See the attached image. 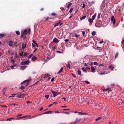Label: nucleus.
Here are the masks:
<instances>
[{
  "label": "nucleus",
  "mask_w": 124,
  "mask_h": 124,
  "mask_svg": "<svg viewBox=\"0 0 124 124\" xmlns=\"http://www.w3.org/2000/svg\"><path fill=\"white\" fill-rule=\"evenodd\" d=\"M52 42H51V43H50L49 45V46L50 47H51V46H52Z\"/></svg>",
  "instance_id": "338daca9"
},
{
  "label": "nucleus",
  "mask_w": 124,
  "mask_h": 124,
  "mask_svg": "<svg viewBox=\"0 0 124 124\" xmlns=\"http://www.w3.org/2000/svg\"><path fill=\"white\" fill-rule=\"evenodd\" d=\"M56 52L58 53H62V52H61L59 51H56Z\"/></svg>",
  "instance_id": "052dcab7"
},
{
  "label": "nucleus",
  "mask_w": 124,
  "mask_h": 124,
  "mask_svg": "<svg viewBox=\"0 0 124 124\" xmlns=\"http://www.w3.org/2000/svg\"><path fill=\"white\" fill-rule=\"evenodd\" d=\"M86 16H82V17L80 18V19L81 20H82L84 19L86 17Z\"/></svg>",
  "instance_id": "6ab92c4d"
},
{
  "label": "nucleus",
  "mask_w": 124,
  "mask_h": 124,
  "mask_svg": "<svg viewBox=\"0 0 124 124\" xmlns=\"http://www.w3.org/2000/svg\"><path fill=\"white\" fill-rule=\"evenodd\" d=\"M78 75H81V72L79 70H78Z\"/></svg>",
  "instance_id": "c9c22d12"
},
{
  "label": "nucleus",
  "mask_w": 124,
  "mask_h": 124,
  "mask_svg": "<svg viewBox=\"0 0 124 124\" xmlns=\"http://www.w3.org/2000/svg\"><path fill=\"white\" fill-rule=\"evenodd\" d=\"M49 95H46L45 96V98H46V99H47L48 97H49Z\"/></svg>",
  "instance_id": "a19ab883"
},
{
  "label": "nucleus",
  "mask_w": 124,
  "mask_h": 124,
  "mask_svg": "<svg viewBox=\"0 0 124 124\" xmlns=\"http://www.w3.org/2000/svg\"><path fill=\"white\" fill-rule=\"evenodd\" d=\"M5 36V34H0V38H3Z\"/></svg>",
  "instance_id": "b1692460"
},
{
  "label": "nucleus",
  "mask_w": 124,
  "mask_h": 124,
  "mask_svg": "<svg viewBox=\"0 0 124 124\" xmlns=\"http://www.w3.org/2000/svg\"><path fill=\"white\" fill-rule=\"evenodd\" d=\"M28 54L26 52H25L23 54V55L24 56H26L27 55H28Z\"/></svg>",
  "instance_id": "37998d69"
},
{
  "label": "nucleus",
  "mask_w": 124,
  "mask_h": 124,
  "mask_svg": "<svg viewBox=\"0 0 124 124\" xmlns=\"http://www.w3.org/2000/svg\"><path fill=\"white\" fill-rule=\"evenodd\" d=\"M96 14H94V15L92 17V19L93 20H94L95 19V17L96 16Z\"/></svg>",
  "instance_id": "393cba45"
},
{
  "label": "nucleus",
  "mask_w": 124,
  "mask_h": 124,
  "mask_svg": "<svg viewBox=\"0 0 124 124\" xmlns=\"http://www.w3.org/2000/svg\"><path fill=\"white\" fill-rule=\"evenodd\" d=\"M37 59V58L34 56L32 57L31 58L32 60L33 61H34L36 60Z\"/></svg>",
  "instance_id": "a211bd4d"
},
{
  "label": "nucleus",
  "mask_w": 124,
  "mask_h": 124,
  "mask_svg": "<svg viewBox=\"0 0 124 124\" xmlns=\"http://www.w3.org/2000/svg\"><path fill=\"white\" fill-rule=\"evenodd\" d=\"M122 44H124V39L122 41Z\"/></svg>",
  "instance_id": "774afa93"
},
{
  "label": "nucleus",
  "mask_w": 124,
  "mask_h": 124,
  "mask_svg": "<svg viewBox=\"0 0 124 124\" xmlns=\"http://www.w3.org/2000/svg\"><path fill=\"white\" fill-rule=\"evenodd\" d=\"M73 9V8H71L70 9V13H71L72 12Z\"/></svg>",
  "instance_id": "79ce46f5"
},
{
  "label": "nucleus",
  "mask_w": 124,
  "mask_h": 124,
  "mask_svg": "<svg viewBox=\"0 0 124 124\" xmlns=\"http://www.w3.org/2000/svg\"><path fill=\"white\" fill-rule=\"evenodd\" d=\"M96 34V32L95 31H93L92 33V34L93 36H94Z\"/></svg>",
  "instance_id": "e433bc0d"
},
{
  "label": "nucleus",
  "mask_w": 124,
  "mask_h": 124,
  "mask_svg": "<svg viewBox=\"0 0 124 124\" xmlns=\"http://www.w3.org/2000/svg\"><path fill=\"white\" fill-rule=\"evenodd\" d=\"M88 21L90 23H92L93 22V20L91 18H89L88 19Z\"/></svg>",
  "instance_id": "4be33fe9"
},
{
  "label": "nucleus",
  "mask_w": 124,
  "mask_h": 124,
  "mask_svg": "<svg viewBox=\"0 0 124 124\" xmlns=\"http://www.w3.org/2000/svg\"><path fill=\"white\" fill-rule=\"evenodd\" d=\"M31 32V30L30 29H29L28 30V32L29 33V34H30Z\"/></svg>",
  "instance_id": "0e129e2a"
},
{
  "label": "nucleus",
  "mask_w": 124,
  "mask_h": 124,
  "mask_svg": "<svg viewBox=\"0 0 124 124\" xmlns=\"http://www.w3.org/2000/svg\"><path fill=\"white\" fill-rule=\"evenodd\" d=\"M118 53H116V54H115V59H116L117 58V57L118 56Z\"/></svg>",
  "instance_id": "7c9ffc66"
},
{
  "label": "nucleus",
  "mask_w": 124,
  "mask_h": 124,
  "mask_svg": "<svg viewBox=\"0 0 124 124\" xmlns=\"http://www.w3.org/2000/svg\"><path fill=\"white\" fill-rule=\"evenodd\" d=\"M82 70H83L84 72H87L85 68V67H82Z\"/></svg>",
  "instance_id": "bb28decb"
},
{
  "label": "nucleus",
  "mask_w": 124,
  "mask_h": 124,
  "mask_svg": "<svg viewBox=\"0 0 124 124\" xmlns=\"http://www.w3.org/2000/svg\"><path fill=\"white\" fill-rule=\"evenodd\" d=\"M31 81V80L30 79H28L27 80H26L24 81L22 83L23 84L26 83V84L25 85L26 86H27L29 83V82Z\"/></svg>",
  "instance_id": "7ed1b4c3"
},
{
  "label": "nucleus",
  "mask_w": 124,
  "mask_h": 124,
  "mask_svg": "<svg viewBox=\"0 0 124 124\" xmlns=\"http://www.w3.org/2000/svg\"><path fill=\"white\" fill-rule=\"evenodd\" d=\"M27 45L26 43V42H25L24 44H22V48L23 49H24L25 47H26Z\"/></svg>",
  "instance_id": "9b49d317"
},
{
  "label": "nucleus",
  "mask_w": 124,
  "mask_h": 124,
  "mask_svg": "<svg viewBox=\"0 0 124 124\" xmlns=\"http://www.w3.org/2000/svg\"><path fill=\"white\" fill-rule=\"evenodd\" d=\"M49 18L48 17H47V18L45 17L43 19L44 20H45V21H48L49 19Z\"/></svg>",
  "instance_id": "cd10ccee"
},
{
  "label": "nucleus",
  "mask_w": 124,
  "mask_h": 124,
  "mask_svg": "<svg viewBox=\"0 0 124 124\" xmlns=\"http://www.w3.org/2000/svg\"><path fill=\"white\" fill-rule=\"evenodd\" d=\"M11 62L13 64H14L15 63V62L14 60L13 59H11Z\"/></svg>",
  "instance_id": "5701e85b"
},
{
  "label": "nucleus",
  "mask_w": 124,
  "mask_h": 124,
  "mask_svg": "<svg viewBox=\"0 0 124 124\" xmlns=\"http://www.w3.org/2000/svg\"><path fill=\"white\" fill-rule=\"evenodd\" d=\"M16 34L18 35H20V32L18 31H16Z\"/></svg>",
  "instance_id": "4c0bfd02"
},
{
  "label": "nucleus",
  "mask_w": 124,
  "mask_h": 124,
  "mask_svg": "<svg viewBox=\"0 0 124 124\" xmlns=\"http://www.w3.org/2000/svg\"><path fill=\"white\" fill-rule=\"evenodd\" d=\"M33 55L32 54H31L29 56L28 58L29 59L31 58L33 56Z\"/></svg>",
  "instance_id": "58836bf2"
},
{
  "label": "nucleus",
  "mask_w": 124,
  "mask_h": 124,
  "mask_svg": "<svg viewBox=\"0 0 124 124\" xmlns=\"http://www.w3.org/2000/svg\"><path fill=\"white\" fill-rule=\"evenodd\" d=\"M50 75L48 74H46L44 77V78H46L47 77H49Z\"/></svg>",
  "instance_id": "f3484780"
},
{
  "label": "nucleus",
  "mask_w": 124,
  "mask_h": 124,
  "mask_svg": "<svg viewBox=\"0 0 124 124\" xmlns=\"http://www.w3.org/2000/svg\"><path fill=\"white\" fill-rule=\"evenodd\" d=\"M16 105V104L15 103L11 104L10 105H11V106H12V105H14L15 106Z\"/></svg>",
  "instance_id": "13d9d810"
},
{
  "label": "nucleus",
  "mask_w": 124,
  "mask_h": 124,
  "mask_svg": "<svg viewBox=\"0 0 124 124\" xmlns=\"http://www.w3.org/2000/svg\"><path fill=\"white\" fill-rule=\"evenodd\" d=\"M78 114L80 115H87V114L85 113H82L81 112H79Z\"/></svg>",
  "instance_id": "f8f14e48"
},
{
  "label": "nucleus",
  "mask_w": 124,
  "mask_h": 124,
  "mask_svg": "<svg viewBox=\"0 0 124 124\" xmlns=\"http://www.w3.org/2000/svg\"><path fill=\"white\" fill-rule=\"evenodd\" d=\"M99 74L100 75H103L105 74V72L100 73H99Z\"/></svg>",
  "instance_id": "c03bdc74"
},
{
  "label": "nucleus",
  "mask_w": 124,
  "mask_h": 124,
  "mask_svg": "<svg viewBox=\"0 0 124 124\" xmlns=\"http://www.w3.org/2000/svg\"><path fill=\"white\" fill-rule=\"evenodd\" d=\"M21 38H23L26 36V35L27 33V29H25L24 30H22L21 31Z\"/></svg>",
  "instance_id": "f257e3e1"
},
{
  "label": "nucleus",
  "mask_w": 124,
  "mask_h": 124,
  "mask_svg": "<svg viewBox=\"0 0 124 124\" xmlns=\"http://www.w3.org/2000/svg\"><path fill=\"white\" fill-rule=\"evenodd\" d=\"M52 112V111H48L46 112H45L43 114H49L50 113H51Z\"/></svg>",
  "instance_id": "c756f323"
},
{
  "label": "nucleus",
  "mask_w": 124,
  "mask_h": 124,
  "mask_svg": "<svg viewBox=\"0 0 124 124\" xmlns=\"http://www.w3.org/2000/svg\"><path fill=\"white\" fill-rule=\"evenodd\" d=\"M27 66H21L20 68V69L22 70H23L26 68Z\"/></svg>",
  "instance_id": "1a4fd4ad"
},
{
  "label": "nucleus",
  "mask_w": 124,
  "mask_h": 124,
  "mask_svg": "<svg viewBox=\"0 0 124 124\" xmlns=\"http://www.w3.org/2000/svg\"><path fill=\"white\" fill-rule=\"evenodd\" d=\"M82 34H83V36H84V35L85 34V31H82Z\"/></svg>",
  "instance_id": "49530a36"
},
{
  "label": "nucleus",
  "mask_w": 124,
  "mask_h": 124,
  "mask_svg": "<svg viewBox=\"0 0 124 124\" xmlns=\"http://www.w3.org/2000/svg\"><path fill=\"white\" fill-rule=\"evenodd\" d=\"M108 91H110V92L112 90V89L109 87H108Z\"/></svg>",
  "instance_id": "ea45409f"
},
{
  "label": "nucleus",
  "mask_w": 124,
  "mask_h": 124,
  "mask_svg": "<svg viewBox=\"0 0 124 124\" xmlns=\"http://www.w3.org/2000/svg\"><path fill=\"white\" fill-rule=\"evenodd\" d=\"M84 81L87 84H90V82L87 81Z\"/></svg>",
  "instance_id": "09e8293b"
},
{
  "label": "nucleus",
  "mask_w": 124,
  "mask_h": 124,
  "mask_svg": "<svg viewBox=\"0 0 124 124\" xmlns=\"http://www.w3.org/2000/svg\"><path fill=\"white\" fill-rule=\"evenodd\" d=\"M81 118H77L74 122V123L76 124L82 120Z\"/></svg>",
  "instance_id": "20e7f679"
},
{
  "label": "nucleus",
  "mask_w": 124,
  "mask_h": 124,
  "mask_svg": "<svg viewBox=\"0 0 124 124\" xmlns=\"http://www.w3.org/2000/svg\"><path fill=\"white\" fill-rule=\"evenodd\" d=\"M111 70H113L114 67L113 66L112 64H111L110 66L108 67Z\"/></svg>",
  "instance_id": "ddd939ff"
},
{
  "label": "nucleus",
  "mask_w": 124,
  "mask_h": 124,
  "mask_svg": "<svg viewBox=\"0 0 124 124\" xmlns=\"http://www.w3.org/2000/svg\"><path fill=\"white\" fill-rule=\"evenodd\" d=\"M80 36V35H79V34H75L73 36L74 37H79Z\"/></svg>",
  "instance_id": "412c9836"
},
{
  "label": "nucleus",
  "mask_w": 124,
  "mask_h": 124,
  "mask_svg": "<svg viewBox=\"0 0 124 124\" xmlns=\"http://www.w3.org/2000/svg\"><path fill=\"white\" fill-rule=\"evenodd\" d=\"M100 18V14L99 13L98 14V17L97 18L98 19H99Z\"/></svg>",
  "instance_id": "4d7b16f0"
},
{
  "label": "nucleus",
  "mask_w": 124,
  "mask_h": 124,
  "mask_svg": "<svg viewBox=\"0 0 124 124\" xmlns=\"http://www.w3.org/2000/svg\"><path fill=\"white\" fill-rule=\"evenodd\" d=\"M103 91H108V88H104V89H103Z\"/></svg>",
  "instance_id": "8fccbe9b"
},
{
  "label": "nucleus",
  "mask_w": 124,
  "mask_h": 124,
  "mask_svg": "<svg viewBox=\"0 0 124 124\" xmlns=\"http://www.w3.org/2000/svg\"><path fill=\"white\" fill-rule=\"evenodd\" d=\"M94 64L95 65H98V63L96 62H93Z\"/></svg>",
  "instance_id": "a18cd8bd"
},
{
  "label": "nucleus",
  "mask_w": 124,
  "mask_h": 124,
  "mask_svg": "<svg viewBox=\"0 0 124 124\" xmlns=\"http://www.w3.org/2000/svg\"><path fill=\"white\" fill-rule=\"evenodd\" d=\"M70 63H68L66 65V66L67 68L70 69Z\"/></svg>",
  "instance_id": "c85d7f7f"
},
{
  "label": "nucleus",
  "mask_w": 124,
  "mask_h": 124,
  "mask_svg": "<svg viewBox=\"0 0 124 124\" xmlns=\"http://www.w3.org/2000/svg\"><path fill=\"white\" fill-rule=\"evenodd\" d=\"M51 92L54 97H56L57 95L58 94H56L57 92H55L53 90L51 91Z\"/></svg>",
  "instance_id": "0eeeda50"
},
{
  "label": "nucleus",
  "mask_w": 124,
  "mask_h": 124,
  "mask_svg": "<svg viewBox=\"0 0 124 124\" xmlns=\"http://www.w3.org/2000/svg\"><path fill=\"white\" fill-rule=\"evenodd\" d=\"M16 95V94H13V95H12V96H10L9 97H14L15 96V95Z\"/></svg>",
  "instance_id": "864d4df0"
},
{
  "label": "nucleus",
  "mask_w": 124,
  "mask_h": 124,
  "mask_svg": "<svg viewBox=\"0 0 124 124\" xmlns=\"http://www.w3.org/2000/svg\"><path fill=\"white\" fill-rule=\"evenodd\" d=\"M29 60L24 61L22 62L21 63V64L22 65H27L29 63Z\"/></svg>",
  "instance_id": "39448f33"
},
{
  "label": "nucleus",
  "mask_w": 124,
  "mask_h": 124,
  "mask_svg": "<svg viewBox=\"0 0 124 124\" xmlns=\"http://www.w3.org/2000/svg\"><path fill=\"white\" fill-rule=\"evenodd\" d=\"M51 15L53 16H55L57 15L55 13H53L51 14Z\"/></svg>",
  "instance_id": "2f4dec72"
},
{
  "label": "nucleus",
  "mask_w": 124,
  "mask_h": 124,
  "mask_svg": "<svg viewBox=\"0 0 124 124\" xmlns=\"http://www.w3.org/2000/svg\"><path fill=\"white\" fill-rule=\"evenodd\" d=\"M72 4V3H70L69 4H68V5L67 6V8H69V6H70Z\"/></svg>",
  "instance_id": "de8ad7c7"
},
{
  "label": "nucleus",
  "mask_w": 124,
  "mask_h": 124,
  "mask_svg": "<svg viewBox=\"0 0 124 124\" xmlns=\"http://www.w3.org/2000/svg\"><path fill=\"white\" fill-rule=\"evenodd\" d=\"M111 20L112 21H113V24H114L115 23V19L114 18V17L113 16H112Z\"/></svg>",
  "instance_id": "423d86ee"
},
{
  "label": "nucleus",
  "mask_w": 124,
  "mask_h": 124,
  "mask_svg": "<svg viewBox=\"0 0 124 124\" xmlns=\"http://www.w3.org/2000/svg\"><path fill=\"white\" fill-rule=\"evenodd\" d=\"M57 47L55 46H54L52 48V50H54V49H56Z\"/></svg>",
  "instance_id": "f704fd0d"
},
{
  "label": "nucleus",
  "mask_w": 124,
  "mask_h": 124,
  "mask_svg": "<svg viewBox=\"0 0 124 124\" xmlns=\"http://www.w3.org/2000/svg\"><path fill=\"white\" fill-rule=\"evenodd\" d=\"M102 118V117L101 116H100L98 117L97 118L95 119V121H97L99 120H100Z\"/></svg>",
  "instance_id": "2eb2a0df"
},
{
  "label": "nucleus",
  "mask_w": 124,
  "mask_h": 124,
  "mask_svg": "<svg viewBox=\"0 0 124 124\" xmlns=\"http://www.w3.org/2000/svg\"><path fill=\"white\" fill-rule=\"evenodd\" d=\"M60 22H59L58 23H56V26H58V25H60Z\"/></svg>",
  "instance_id": "3c124183"
},
{
  "label": "nucleus",
  "mask_w": 124,
  "mask_h": 124,
  "mask_svg": "<svg viewBox=\"0 0 124 124\" xmlns=\"http://www.w3.org/2000/svg\"><path fill=\"white\" fill-rule=\"evenodd\" d=\"M8 44L10 46H12L13 45V41L11 40L9 41L8 42Z\"/></svg>",
  "instance_id": "9d476101"
},
{
  "label": "nucleus",
  "mask_w": 124,
  "mask_h": 124,
  "mask_svg": "<svg viewBox=\"0 0 124 124\" xmlns=\"http://www.w3.org/2000/svg\"><path fill=\"white\" fill-rule=\"evenodd\" d=\"M95 69L94 68L92 67L91 66V71L93 72H95Z\"/></svg>",
  "instance_id": "aec40b11"
},
{
  "label": "nucleus",
  "mask_w": 124,
  "mask_h": 124,
  "mask_svg": "<svg viewBox=\"0 0 124 124\" xmlns=\"http://www.w3.org/2000/svg\"><path fill=\"white\" fill-rule=\"evenodd\" d=\"M66 42H67L69 41V40L68 39H66L64 40Z\"/></svg>",
  "instance_id": "5fc2aeb1"
},
{
  "label": "nucleus",
  "mask_w": 124,
  "mask_h": 124,
  "mask_svg": "<svg viewBox=\"0 0 124 124\" xmlns=\"http://www.w3.org/2000/svg\"><path fill=\"white\" fill-rule=\"evenodd\" d=\"M16 95H17V97L20 98L24 97V94L21 93H16Z\"/></svg>",
  "instance_id": "f03ea898"
},
{
  "label": "nucleus",
  "mask_w": 124,
  "mask_h": 124,
  "mask_svg": "<svg viewBox=\"0 0 124 124\" xmlns=\"http://www.w3.org/2000/svg\"><path fill=\"white\" fill-rule=\"evenodd\" d=\"M27 117L26 116H24L20 117H18L17 119H22L23 118H25Z\"/></svg>",
  "instance_id": "dca6fc26"
},
{
  "label": "nucleus",
  "mask_w": 124,
  "mask_h": 124,
  "mask_svg": "<svg viewBox=\"0 0 124 124\" xmlns=\"http://www.w3.org/2000/svg\"><path fill=\"white\" fill-rule=\"evenodd\" d=\"M55 113H60V112L58 111H55Z\"/></svg>",
  "instance_id": "69168bd1"
},
{
  "label": "nucleus",
  "mask_w": 124,
  "mask_h": 124,
  "mask_svg": "<svg viewBox=\"0 0 124 124\" xmlns=\"http://www.w3.org/2000/svg\"><path fill=\"white\" fill-rule=\"evenodd\" d=\"M70 110V109H63V111H65V110Z\"/></svg>",
  "instance_id": "603ef678"
},
{
  "label": "nucleus",
  "mask_w": 124,
  "mask_h": 124,
  "mask_svg": "<svg viewBox=\"0 0 124 124\" xmlns=\"http://www.w3.org/2000/svg\"><path fill=\"white\" fill-rule=\"evenodd\" d=\"M54 81V78H52L51 80V81L52 82Z\"/></svg>",
  "instance_id": "6e6d98bb"
},
{
  "label": "nucleus",
  "mask_w": 124,
  "mask_h": 124,
  "mask_svg": "<svg viewBox=\"0 0 124 124\" xmlns=\"http://www.w3.org/2000/svg\"><path fill=\"white\" fill-rule=\"evenodd\" d=\"M32 42H33L35 44H37L36 42L34 40H32Z\"/></svg>",
  "instance_id": "680f3d73"
},
{
  "label": "nucleus",
  "mask_w": 124,
  "mask_h": 124,
  "mask_svg": "<svg viewBox=\"0 0 124 124\" xmlns=\"http://www.w3.org/2000/svg\"><path fill=\"white\" fill-rule=\"evenodd\" d=\"M25 88V87L23 86H22L19 87V89L23 90Z\"/></svg>",
  "instance_id": "a878e982"
},
{
  "label": "nucleus",
  "mask_w": 124,
  "mask_h": 124,
  "mask_svg": "<svg viewBox=\"0 0 124 124\" xmlns=\"http://www.w3.org/2000/svg\"><path fill=\"white\" fill-rule=\"evenodd\" d=\"M63 67H62L60 69V70L57 73V74H59L60 73L62 72L63 70Z\"/></svg>",
  "instance_id": "4468645a"
},
{
  "label": "nucleus",
  "mask_w": 124,
  "mask_h": 124,
  "mask_svg": "<svg viewBox=\"0 0 124 124\" xmlns=\"http://www.w3.org/2000/svg\"><path fill=\"white\" fill-rule=\"evenodd\" d=\"M85 6V5L84 3H83V6H82V7L83 8H84Z\"/></svg>",
  "instance_id": "e2e57ef3"
},
{
  "label": "nucleus",
  "mask_w": 124,
  "mask_h": 124,
  "mask_svg": "<svg viewBox=\"0 0 124 124\" xmlns=\"http://www.w3.org/2000/svg\"><path fill=\"white\" fill-rule=\"evenodd\" d=\"M103 42H104L103 41H101L99 42V43L101 44H102Z\"/></svg>",
  "instance_id": "bf43d9fd"
},
{
  "label": "nucleus",
  "mask_w": 124,
  "mask_h": 124,
  "mask_svg": "<svg viewBox=\"0 0 124 124\" xmlns=\"http://www.w3.org/2000/svg\"><path fill=\"white\" fill-rule=\"evenodd\" d=\"M32 47L36 46V47H38V45H37V44H35V45H34L33 43H32Z\"/></svg>",
  "instance_id": "72a5a7b5"
},
{
  "label": "nucleus",
  "mask_w": 124,
  "mask_h": 124,
  "mask_svg": "<svg viewBox=\"0 0 124 124\" xmlns=\"http://www.w3.org/2000/svg\"><path fill=\"white\" fill-rule=\"evenodd\" d=\"M16 65H17L16 64H15L14 65H11L10 66V68L11 69H13L14 68V67Z\"/></svg>",
  "instance_id": "473e14b6"
},
{
  "label": "nucleus",
  "mask_w": 124,
  "mask_h": 124,
  "mask_svg": "<svg viewBox=\"0 0 124 124\" xmlns=\"http://www.w3.org/2000/svg\"><path fill=\"white\" fill-rule=\"evenodd\" d=\"M53 41L55 43H57L59 42V40L55 38L53 39Z\"/></svg>",
  "instance_id": "6e6552de"
}]
</instances>
